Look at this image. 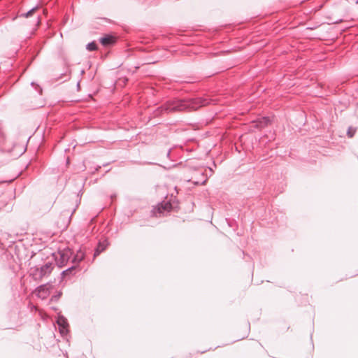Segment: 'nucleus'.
<instances>
[{
  "instance_id": "39448f33",
  "label": "nucleus",
  "mask_w": 358,
  "mask_h": 358,
  "mask_svg": "<svg viewBox=\"0 0 358 358\" xmlns=\"http://www.w3.org/2000/svg\"><path fill=\"white\" fill-rule=\"evenodd\" d=\"M71 254V252L69 249H65L62 251L59 252V255H60V263H66L69 260Z\"/></svg>"
},
{
  "instance_id": "0eeeda50",
  "label": "nucleus",
  "mask_w": 358,
  "mask_h": 358,
  "mask_svg": "<svg viewBox=\"0 0 358 358\" xmlns=\"http://www.w3.org/2000/svg\"><path fill=\"white\" fill-rule=\"evenodd\" d=\"M269 122H270V120L268 118L263 117L258 122H254L253 124H254V127H255L258 129H261V128L266 126L267 124H268Z\"/></svg>"
},
{
  "instance_id": "dca6fc26",
  "label": "nucleus",
  "mask_w": 358,
  "mask_h": 358,
  "mask_svg": "<svg viewBox=\"0 0 358 358\" xmlns=\"http://www.w3.org/2000/svg\"><path fill=\"white\" fill-rule=\"evenodd\" d=\"M41 23V19L39 17H37L36 19V25L38 26Z\"/></svg>"
},
{
  "instance_id": "f8f14e48",
  "label": "nucleus",
  "mask_w": 358,
  "mask_h": 358,
  "mask_svg": "<svg viewBox=\"0 0 358 358\" xmlns=\"http://www.w3.org/2000/svg\"><path fill=\"white\" fill-rule=\"evenodd\" d=\"M356 131H357V129L355 128H353L352 127H349L348 132H347L348 137L352 138L354 136V135L355 134Z\"/></svg>"
},
{
  "instance_id": "9d476101",
  "label": "nucleus",
  "mask_w": 358,
  "mask_h": 358,
  "mask_svg": "<svg viewBox=\"0 0 358 358\" xmlns=\"http://www.w3.org/2000/svg\"><path fill=\"white\" fill-rule=\"evenodd\" d=\"M58 324L62 327V329H61L60 331L62 333H64V330L66 329V327L68 326V324L64 320H58Z\"/></svg>"
},
{
  "instance_id": "f257e3e1",
  "label": "nucleus",
  "mask_w": 358,
  "mask_h": 358,
  "mask_svg": "<svg viewBox=\"0 0 358 358\" xmlns=\"http://www.w3.org/2000/svg\"><path fill=\"white\" fill-rule=\"evenodd\" d=\"M188 103V101H176L168 103V106L166 109L170 111H182L186 108H189Z\"/></svg>"
},
{
  "instance_id": "6e6552de",
  "label": "nucleus",
  "mask_w": 358,
  "mask_h": 358,
  "mask_svg": "<svg viewBox=\"0 0 358 358\" xmlns=\"http://www.w3.org/2000/svg\"><path fill=\"white\" fill-rule=\"evenodd\" d=\"M159 205L160 209H163L165 212H170L172 209V206L169 201H163Z\"/></svg>"
},
{
  "instance_id": "1a4fd4ad",
  "label": "nucleus",
  "mask_w": 358,
  "mask_h": 358,
  "mask_svg": "<svg viewBox=\"0 0 358 358\" xmlns=\"http://www.w3.org/2000/svg\"><path fill=\"white\" fill-rule=\"evenodd\" d=\"M165 213V211L163 210V209H160V205H157V206H155L154 208V209L152 210V214L155 216V217H158V216H160L161 215L164 214Z\"/></svg>"
},
{
  "instance_id": "2eb2a0df",
  "label": "nucleus",
  "mask_w": 358,
  "mask_h": 358,
  "mask_svg": "<svg viewBox=\"0 0 358 358\" xmlns=\"http://www.w3.org/2000/svg\"><path fill=\"white\" fill-rule=\"evenodd\" d=\"M38 9V7H36V8H32L31 10H29V12H27L26 14H25V17H29V16H31L36 10H37Z\"/></svg>"
},
{
  "instance_id": "f03ea898",
  "label": "nucleus",
  "mask_w": 358,
  "mask_h": 358,
  "mask_svg": "<svg viewBox=\"0 0 358 358\" xmlns=\"http://www.w3.org/2000/svg\"><path fill=\"white\" fill-rule=\"evenodd\" d=\"M188 106L189 108L193 110H196L197 108L207 106L209 103V101L206 99L203 98H195L192 99L188 100Z\"/></svg>"
},
{
  "instance_id": "20e7f679",
  "label": "nucleus",
  "mask_w": 358,
  "mask_h": 358,
  "mask_svg": "<svg viewBox=\"0 0 358 358\" xmlns=\"http://www.w3.org/2000/svg\"><path fill=\"white\" fill-rule=\"evenodd\" d=\"M36 295L43 299H46L50 294L48 287L45 285L39 287L36 291Z\"/></svg>"
},
{
  "instance_id": "9b49d317",
  "label": "nucleus",
  "mask_w": 358,
  "mask_h": 358,
  "mask_svg": "<svg viewBox=\"0 0 358 358\" xmlns=\"http://www.w3.org/2000/svg\"><path fill=\"white\" fill-rule=\"evenodd\" d=\"M105 250V246L102 244H99L94 252V257L99 255L101 252H103Z\"/></svg>"
},
{
  "instance_id": "4468645a",
  "label": "nucleus",
  "mask_w": 358,
  "mask_h": 358,
  "mask_svg": "<svg viewBox=\"0 0 358 358\" xmlns=\"http://www.w3.org/2000/svg\"><path fill=\"white\" fill-rule=\"evenodd\" d=\"M97 46L95 43L92 42L87 45V50L90 51H93L96 50Z\"/></svg>"
},
{
  "instance_id": "423d86ee",
  "label": "nucleus",
  "mask_w": 358,
  "mask_h": 358,
  "mask_svg": "<svg viewBox=\"0 0 358 358\" xmlns=\"http://www.w3.org/2000/svg\"><path fill=\"white\" fill-rule=\"evenodd\" d=\"M115 38L111 36H106L100 39V42L101 43V44L105 46L113 44L115 43Z\"/></svg>"
},
{
  "instance_id": "ddd939ff",
  "label": "nucleus",
  "mask_w": 358,
  "mask_h": 358,
  "mask_svg": "<svg viewBox=\"0 0 358 358\" xmlns=\"http://www.w3.org/2000/svg\"><path fill=\"white\" fill-rule=\"evenodd\" d=\"M84 258V254L82 252L77 253L74 258V261L80 262Z\"/></svg>"
},
{
  "instance_id": "7ed1b4c3",
  "label": "nucleus",
  "mask_w": 358,
  "mask_h": 358,
  "mask_svg": "<svg viewBox=\"0 0 358 358\" xmlns=\"http://www.w3.org/2000/svg\"><path fill=\"white\" fill-rule=\"evenodd\" d=\"M51 271L52 264L47 263L40 268H36V272L33 273V275H34L35 278L41 279L46 274L50 273Z\"/></svg>"
}]
</instances>
